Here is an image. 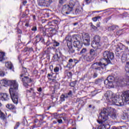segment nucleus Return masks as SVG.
I'll list each match as a JSON object with an SVG mask.
<instances>
[{
    "label": "nucleus",
    "mask_w": 129,
    "mask_h": 129,
    "mask_svg": "<svg viewBox=\"0 0 129 129\" xmlns=\"http://www.w3.org/2000/svg\"><path fill=\"white\" fill-rule=\"evenodd\" d=\"M78 36L76 35H74L72 36H68L66 37L67 41L68 46H71L73 43L74 46L78 49H80L82 47V44L80 43V41L78 39Z\"/></svg>",
    "instance_id": "20e7f679"
},
{
    "label": "nucleus",
    "mask_w": 129,
    "mask_h": 129,
    "mask_svg": "<svg viewBox=\"0 0 129 129\" xmlns=\"http://www.w3.org/2000/svg\"><path fill=\"white\" fill-rule=\"evenodd\" d=\"M60 45V43L59 42H57L56 41L54 40L53 42V46L54 47H58Z\"/></svg>",
    "instance_id": "f704fd0d"
},
{
    "label": "nucleus",
    "mask_w": 129,
    "mask_h": 129,
    "mask_svg": "<svg viewBox=\"0 0 129 129\" xmlns=\"http://www.w3.org/2000/svg\"><path fill=\"white\" fill-rule=\"evenodd\" d=\"M66 95H68V96L69 95V96L72 97V96H73V95L72 94V91H70L68 94H66Z\"/></svg>",
    "instance_id": "37998d69"
},
{
    "label": "nucleus",
    "mask_w": 129,
    "mask_h": 129,
    "mask_svg": "<svg viewBox=\"0 0 129 129\" xmlns=\"http://www.w3.org/2000/svg\"><path fill=\"white\" fill-rule=\"evenodd\" d=\"M72 14H73V15H79V14H81V9L77 8L75 11H73Z\"/></svg>",
    "instance_id": "4be33fe9"
},
{
    "label": "nucleus",
    "mask_w": 129,
    "mask_h": 129,
    "mask_svg": "<svg viewBox=\"0 0 129 129\" xmlns=\"http://www.w3.org/2000/svg\"><path fill=\"white\" fill-rule=\"evenodd\" d=\"M26 51H28V52H32V51H33V47H27L26 48Z\"/></svg>",
    "instance_id": "79ce46f5"
},
{
    "label": "nucleus",
    "mask_w": 129,
    "mask_h": 129,
    "mask_svg": "<svg viewBox=\"0 0 129 129\" xmlns=\"http://www.w3.org/2000/svg\"><path fill=\"white\" fill-rule=\"evenodd\" d=\"M19 126H20V122H17L15 125V126L14 127V129L18 128Z\"/></svg>",
    "instance_id": "c03bdc74"
},
{
    "label": "nucleus",
    "mask_w": 129,
    "mask_h": 129,
    "mask_svg": "<svg viewBox=\"0 0 129 129\" xmlns=\"http://www.w3.org/2000/svg\"><path fill=\"white\" fill-rule=\"evenodd\" d=\"M91 46L94 49H97L98 47H100V43H98V42H96L93 40L91 43Z\"/></svg>",
    "instance_id": "aec40b11"
},
{
    "label": "nucleus",
    "mask_w": 129,
    "mask_h": 129,
    "mask_svg": "<svg viewBox=\"0 0 129 129\" xmlns=\"http://www.w3.org/2000/svg\"><path fill=\"white\" fill-rule=\"evenodd\" d=\"M27 1H25L23 2V5L25 6V5L27 4Z\"/></svg>",
    "instance_id": "680f3d73"
},
{
    "label": "nucleus",
    "mask_w": 129,
    "mask_h": 129,
    "mask_svg": "<svg viewBox=\"0 0 129 129\" xmlns=\"http://www.w3.org/2000/svg\"><path fill=\"white\" fill-rule=\"evenodd\" d=\"M103 57L108 64L110 63V60H113V59H114L113 53L109 51H105L103 53Z\"/></svg>",
    "instance_id": "9d476101"
},
{
    "label": "nucleus",
    "mask_w": 129,
    "mask_h": 129,
    "mask_svg": "<svg viewBox=\"0 0 129 129\" xmlns=\"http://www.w3.org/2000/svg\"><path fill=\"white\" fill-rule=\"evenodd\" d=\"M78 24V22L75 23H74V26H76Z\"/></svg>",
    "instance_id": "774afa93"
},
{
    "label": "nucleus",
    "mask_w": 129,
    "mask_h": 129,
    "mask_svg": "<svg viewBox=\"0 0 129 129\" xmlns=\"http://www.w3.org/2000/svg\"><path fill=\"white\" fill-rule=\"evenodd\" d=\"M75 85H76V81L70 83V86H71L72 87H74Z\"/></svg>",
    "instance_id": "58836bf2"
},
{
    "label": "nucleus",
    "mask_w": 129,
    "mask_h": 129,
    "mask_svg": "<svg viewBox=\"0 0 129 129\" xmlns=\"http://www.w3.org/2000/svg\"><path fill=\"white\" fill-rule=\"evenodd\" d=\"M74 62L75 64H77V63H78V60L77 59H74Z\"/></svg>",
    "instance_id": "e2e57ef3"
},
{
    "label": "nucleus",
    "mask_w": 129,
    "mask_h": 129,
    "mask_svg": "<svg viewBox=\"0 0 129 129\" xmlns=\"http://www.w3.org/2000/svg\"><path fill=\"white\" fill-rule=\"evenodd\" d=\"M47 77H53V76L50 74H48Z\"/></svg>",
    "instance_id": "052dcab7"
},
{
    "label": "nucleus",
    "mask_w": 129,
    "mask_h": 129,
    "mask_svg": "<svg viewBox=\"0 0 129 129\" xmlns=\"http://www.w3.org/2000/svg\"><path fill=\"white\" fill-rule=\"evenodd\" d=\"M6 75V74L3 71H0V76L1 77H4Z\"/></svg>",
    "instance_id": "a19ab883"
},
{
    "label": "nucleus",
    "mask_w": 129,
    "mask_h": 129,
    "mask_svg": "<svg viewBox=\"0 0 129 129\" xmlns=\"http://www.w3.org/2000/svg\"><path fill=\"white\" fill-rule=\"evenodd\" d=\"M113 81H114V77L112 76H109L104 81V83L106 85L107 88H111L113 87Z\"/></svg>",
    "instance_id": "9b49d317"
},
{
    "label": "nucleus",
    "mask_w": 129,
    "mask_h": 129,
    "mask_svg": "<svg viewBox=\"0 0 129 129\" xmlns=\"http://www.w3.org/2000/svg\"><path fill=\"white\" fill-rule=\"evenodd\" d=\"M105 66H106V64L104 63H102L101 61L96 62L91 65V68L93 69L94 72H98L101 70V68L103 69Z\"/></svg>",
    "instance_id": "1a4fd4ad"
},
{
    "label": "nucleus",
    "mask_w": 129,
    "mask_h": 129,
    "mask_svg": "<svg viewBox=\"0 0 129 129\" xmlns=\"http://www.w3.org/2000/svg\"><path fill=\"white\" fill-rule=\"evenodd\" d=\"M97 76H98V75L97 74V72H95L93 75V78H96Z\"/></svg>",
    "instance_id": "de8ad7c7"
},
{
    "label": "nucleus",
    "mask_w": 129,
    "mask_h": 129,
    "mask_svg": "<svg viewBox=\"0 0 129 129\" xmlns=\"http://www.w3.org/2000/svg\"><path fill=\"white\" fill-rule=\"evenodd\" d=\"M116 110L111 107H109L106 108H104L99 114V120L103 119V121H106L107 120H108V116H110V117H111L113 119H116Z\"/></svg>",
    "instance_id": "f03ea898"
},
{
    "label": "nucleus",
    "mask_w": 129,
    "mask_h": 129,
    "mask_svg": "<svg viewBox=\"0 0 129 129\" xmlns=\"http://www.w3.org/2000/svg\"><path fill=\"white\" fill-rule=\"evenodd\" d=\"M85 3H86L87 5H89L90 4L91 0H85Z\"/></svg>",
    "instance_id": "8fccbe9b"
},
{
    "label": "nucleus",
    "mask_w": 129,
    "mask_h": 129,
    "mask_svg": "<svg viewBox=\"0 0 129 129\" xmlns=\"http://www.w3.org/2000/svg\"><path fill=\"white\" fill-rule=\"evenodd\" d=\"M52 4L51 0H40L38 5L40 7H49Z\"/></svg>",
    "instance_id": "4468645a"
},
{
    "label": "nucleus",
    "mask_w": 129,
    "mask_h": 129,
    "mask_svg": "<svg viewBox=\"0 0 129 129\" xmlns=\"http://www.w3.org/2000/svg\"><path fill=\"white\" fill-rule=\"evenodd\" d=\"M116 29V26L115 25H112L108 27V31H110V32L112 31H114Z\"/></svg>",
    "instance_id": "c85d7f7f"
},
{
    "label": "nucleus",
    "mask_w": 129,
    "mask_h": 129,
    "mask_svg": "<svg viewBox=\"0 0 129 129\" xmlns=\"http://www.w3.org/2000/svg\"><path fill=\"white\" fill-rule=\"evenodd\" d=\"M77 101L79 102V105L81 106H83L84 105V101L82 99H78Z\"/></svg>",
    "instance_id": "473e14b6"
},
{
    "label": "nucleus",
    "mask_w": 129,
    "mask_h": 129,
    "mask_svg": "<svg viewBox=\"0 0 129 129\" xmlns=\"http://www.w3.org/2000/svg\"><path fill=\"white\" fill-rule=\"evenodd\" d=\"M122 119H125L126 120H128L129 119V115L127 113H125L123 114V116L122 117Z\"/></svg>",
    "instance_id": "7c9ffc66"
},
{
    "label": "nucleus",
    "mask_w": 129,
    "mask_h": 129,
    "mask_svg": "<svg viewBox=\"0 0 129 129\" xmlns=\"http://www.w3.org/2000/svg\"><path fill=\"white\" fill-rule=\"evenodd\" d=\"M68 46H69V53H70V54H73V53L75 52V49H73V47H72V45H69Z\"/></svg>",
    "instance_id": "b1692460"
},
{
    "label": "nucleus",
    "mask_w": 129,
    "mask_h": 129,
    "mask_svg": "<svg viewBox=\"0 0 129 129\" xmlns=\"http://www.w3.org/2000/svg\"><path fill=\"white\" fill-rule=\"evenodd\" d=\"M41 38H36L35 42L36 43H38V42H40V41H41Z\"/></svg>",
    "instance_id": "603ef678"
},
{
    "label": "nucleus",
    "mask_w": 129,
    "mask_h": 129,
    "mask_svg": "<svg viewBox=\"0 0 129 129\" xmlns=\"http://www.w3.org/2000/svg\"><path fill=\"white\" fill-rule=\"evenodd\" d=\"M97 121L98 123L101 124V125L102 126L103 128H105V129L110 128V125L109 124H108V122L107 121V120L103 121V119H102L101 120H99V116Z\"/></svg>",
    "instance_id": "ddd939ff"
},
{
    "label": "nucleus",
    "mask_w": 129,
    "mask_h": 129,
    "mask_svg": "<svg viewBox=\"0 0 129 129\" xmlns=\"http://www.w3.org/2000/svg\"><path fill=\"white\" fill-rule=\"evenodd\" d=\"M53 24H55V25H57V24H58V21H57V20H53Z\"/></svg>",
    "instance_id": "5fc2aeb1"
},
{
    "label": "nucleus",
    "mask_w": 129,
    "mask_h": 129,
    "mask_svg": "<svg viewBox=\"0 0 129 129\" xmlns=\"http://www.w3.org/2000/svg\"><path fill=\"white\" fill-rule=\"evenodd\" d=\"M46 30L49 33V34L51 35H55V34L57 33V30H56L55 28H49L46 29Z\"/></svg>",
    "instance_id": "dca6fc26"
},
{
    "label": "nucleus",
    "mask_w": 129,
    "mask_h": 129,
    "mask_svg": "<svg viewBox=\"0 0 129 129\" xmlns=\"http://www.w3.org/2000/svg\"><path fill=\"white\" fill-rule=\"evenodd\" d=\"M39 38H41L40 37V35H38L36 36V39H39Z\"/></svg>",
    "instance_id": "0e129e2a"
},
{
    "label": "nucleus",
    "mask_w": 129,
    "mask_h": 129,
    "mask_svg": "<svg viewBox=\"0 0 129 129\" xmlns=\"http://www.w3.org/2000/svg\"><path fill=\"white\" fill-rule=\"evenodd\" d=\"M25 27H29V23H26L25 24Z\"/></svg>",
    "instance_id": "338daca9"
},
{
    "label": "nucleus",
    "mask_w": 129,
    "mask_h": 129,
    "mask_svg": "<svg viewBox=\"0 0 129 129\" xmlns=\"http://www.w3.org/2000/svg\"><path fill=\"white\" fill-rule=\"evenodd\" d=\"M59 67H56L54 69V72H55V73H58V72H59Z\"/></svg>",
    "instance_id": "4c0bfd02"
},
{
    "label": "nucleus",
    "mask_w": 129,
    "mask_h": 129,
    "mask_svg": "<svg viewBox=\"0 0 129 129\" xmlns=\"http://www.w3.org/2000/svg\"><path fill=\"white\" fill-rule=\"evenodd\" d=\"M32 92H34V89H33V88H31V89H30V90H27V93H31V92H32Z\"/></svg>",
    "instance_id": "a18cd8bd"
},
{
    "label": "nucleus",
    "mask_w": 129,
    "mask_h": 129,
    "mask_svg": "<svg viewBox=\"0 0 129 129\" xmlns=\"http://www.w3.org/2000/svg\"><path fill=\"white\" fill-rule=\"evenodd\" d=\"M97 92H101V91H100V90H98L97 91L94 90V91L91 92L92 96H95V95L97 94Z\"/></svg>",
    "instance_id": "2f4dec72"
},
{
    "label": "nucleus",
    "mask_w": 129,
    "mask_h": 129,
    "mask_svg": "<svg viewBox=\"0 0 129 129\" xmlns=\"http://www.w3.org/2000/svg\"><path fill=\"white\" fill-rule=\"evenodd\" d=\"M105 97H107V99H111L113 97V92L108 91L104 94Z\"/></svg>",
    "instance_id": "a211bd4d"
},
{
    "label": "nucleus",
    "mask_w": 129,
    "mask_h": 129,
    "mask_svg": "<svg viewBox=\"0 0 129 129\" xmlns=\"http://www.w3.org/2000/svg\"><path fill=\"white\" fill-rule=\"evenodd\" d=\"M6 107L7 108H9V109H13V110H14V109H15L16 108L15 106H14V105H12V104H7L6 105Z\"/></svg>",
    "instance_id": "c756f323"
},
{
    "label": "nucleus",
    "mask_w": 129,
    "mask_h": 129,
    "mask_svg": "<svg viewBox=\"0 0 129 129\" xmlns=\"http://www.w3.org/2000/svg\"><path fill=\"white\" fill-rule=\"evenodd\" d=\"M124 94L120 96L118 94H116L115 97H113L111 99V101H112V104L117 106H122L124 104L123 102H125L124 99H122Z\"/></svg>",
    "instance_id": "423d86ee"
},
{
    "label": "nucleus",
    "mask_w": 129,
    "mask_h": 129,
    "mask_svg": "<svg viewBox=\"0 0 129 129\" xmlns=\"http://www.w3.org/2000/svg\"><path fill=\"white\" fill-rule=\"evenodd\" d=\"M96 56H97L96 50L91 49L90 50L89 53H86V56L83 59H84L87 62H91L94 60Z\"/></svg>",
    "instance_id": "0eeeda50"
},
{
    "label": "nucleus",
    "mask_w": 129,
    "mask_h": 129,
    "mask_svg": "<svg viewBox=\"0 0 129 129\" xmlns=\"http://www.w3.org/2000/svg\"><path fill=\"white\" fill-rule=\"evenodd\" d=\"M57 122H58V123H62L63 121L62 119H57Z\"/></svg>",
    "instance_id": "864d4df0"
},
{
    "label": "nucleus",
    "mask_w": 129,
    "mask_h": 129,
    "mask_svg": "<svg viewBox=\"0 0 129 129\" xmlns=\"http://www.w3.org/2000/svg\"><path fill=\"white\" fill-rule=\"evenodd\" d=\"M101 82H102V80L101 79H99L95 81V84L100 85Z\"/></svg>",
    "instance_id": "72a5a7b5"
},
{
    "label": "nucleus",
    "mask_w": 129,
    "mask_h": 129,
    "mask_svg": "<svg viewBox=\"0 0 129 129\" xmlns=\"http://www.w3.org/2000/svg\"><path fill=\"white\" fill-rule=\"evenodd\" d=\"M28 74L27 73V69H25V72H23L22 74L20 75V79H22V81L23 83L24 86L28 87L29 84L28 83H31L32 80L29 78V77L26 76Z\"/></svg>",
    "instance_id": "6e6552de"
},
{
    "label": "nucleus",
    "mask_w": 129,
    "mask_h": 129,
    "mask_svg": "<svg viewBox=\"0 0 129 129\" xmlns=\"http://www.w3.org/2000/svg\"><path fill=\"white\" fill-rule=\"evenodd\" d=\"M101 17L97 16V17L93 18L92 20H93V22H97V20H98V19H101Z\"/></svg>",
    "instance_id": "e433bc0d"
},
{
    "label": "nucleus",
    "mask_w": 129,
    "mask_h": 129,
    "mask_svg": "<svg viewBox=\"0 0 129 129\" xmlns=\"http://www.w3.org/2000/svg\"><path fill=\"white\" fill-rule=\"evenodd\" d=\"M91 27L92 29H93L95 31L97 30V27H96L95 26L93 25V24H91Z\"/></svg>",
    "instance_id": "49530a36"
},
{
    "label": "nucleus",
    "mask_w": 129,
    "mask_h": 129,
    "mask_svg": "<svg viewBox=\"0 0 129 129\" xmlns=\"http://www.w3.org/2000/svg\"><path fill=\"white\" fill-rule=\"evenodd\" d=\"M128 52V48L125 46L120 44L117 47L116 49V56L117 57H121V61L122 63H124L126 61V56L124 54V53Z\"/></svg>",
    "instance_id": "7ed1b4c3"
},
{
    "label": "nucleus",
    "mask_w": 129,
    "mask_h": 129,
    "mask_svg": "<svg viewBox=\"0 0 129 129\" xmlns=\"http://www.w3.org/2000/svg\"><path fill=\"white\" fill-rule=\"evenodd\" d=\"M73 59L72 58H70L69 60V63H73Z\"/></svg>",
    "instance_id": "6e6d98bb"
},
{
    "label": "nucleus",
    "mask_w": 129,
    "mask_h": 129,
    "mask_svg": "<svg viewBox=\"0 0 129 129\" xmlns=\"http://www.w3.org/2000/svg\"><path fill=\"white\" fill-rule=\"evenodd\" d=\"M60 57H59V56L58 55V54H55L53 56V58L54 59V61H58V60L59 59Z\"/></svg>",
    "instance_id": "c9c22d12"
},
{
    "label": "nucleus",
    "mask_w": 129,
    "mask_h": 129,
    "mask_svg": "<svg viewBox=\"0 0 129 129\" xmlns=\"http://www.w3.org/2000/svg\"><path fill=\"white\" fill-rule=\"evenodd\" d=\"M55 50V47H49L48 48H47V50Z\"/></svg>",
    "instance_id": "3c124183"
},
{
    "label": "nucleus",
    "mask_w": 129,
    "mask_h": 129,
    "mask_svg": "<svg viewBox=\"0 0 129 129\" xmlns=\"http://www.w3.org/2000/svg\"><path fill=\"white\" fill-rule=\"evenodd\" d=\"M5 66L8 68V69H10V70H13L14 68V66H13V63H12L10 61H8L6 62Z\"/></svg>",
    "instance_id": "412c9836"
},
{
    "label": "nucleus",
    "mask_w": 129,
    "mask_h": 129,
    "mask_svg": "<svg viewBox=\"0 0 129 129\" xmlns=\"http://www.w3.org/2000/svg\"><path fill=\"white\" fill-rule=\"evenodd\" d=\"M97 129H105V128H103L102 125L101 124L100 126L98 127Z\"/></svg>",
    "instance_id": "13d9d810"
},
{
    "label": "nucleus",
    "mask_w": 129,
    "mask_h": 129,
    "mask_svg": "<svg viewBox=\"0 0 129 129\" xmlns=\"http://www.w3.org/2000/svg\"><path fill=\"white\" fill-rule=\"evenodd\" d=\"M0 100H2V101H9L10 96L8 93H0Z\"/></svg>",
    "instance_id": "2eb2a0df"
},
{
    "label": "nucleus",
    "mask_w": 129,
    "mask_h": 129,
    "mask_svg": "<svg viewBox=\"0 0 129 129\" xmlns=\"http://www.w3.org/2000/svg\"><path fill=\"white\" fill-rule=\"evenodd\" d=\"M42 123H43L42 122L39 121V123H38V126H40V125H41V124H42Z\"/></svg>",
    "instance_id": "69168bd1"
},
{
    "label": "nucleus",
    "mask_w": 129,
    "mask_h": 129,
    "mask_svg": "<svg viewBox=\"0 0 129 129\" xmlns=\"http://www.w3.org/2000/svg\"><path fill=\"white\" fill-rule=\"evenodd\" d=\"M17 32L19 34H22V30L21 29H18Z\"/></svg>",
    "instance_id": "4d7b16f0"
},
{
    "label": "nucleus",
    "mask_w": 129,
    "mask_h": 129,
    "mask_svg": "<svg viewBox=\"0 0 129 129\" xmlns=\"http://www.w3.org/2000/svg\"><path fill=\"white\" fill-rule=\"evenodd\" d=\"M37 90L39 92H42V88H39Z\"/></svg>",
    "instance_id": "bf43d9fd"
},
{
    "label": "nucleus",
    "mask_w": 129,
    "mask_h": 129,
    "mask_svg": "<svg viewBox=\"0 0 129 129\" xmlns=\"http://www.w3.org/2000/svg\"><path fill=\"white\" fill-rule=\"evenodd\" d=\"M122 99H124V101L128 102L129 104V91L124 92L123 96L122 97Z\"/></svg>",
    "instance_id": "f3484780"
},
{
    "label": "nucleus",
    "mask_w": 129,
    "mask_h": 129,
    "mask_svg": "<svg viewBox=\"0 0 129 129\" xmlns=\"http://www.w3.org/2000/svg\"><path fill=\"white\" fill-rule=\"evenodd\" d=\"M111 129H127V127L125 125L123 126H120L118 127H116L115 126H113Z\"/></svg>",
    "instance_id": "393cba45"
},
{
    "label": "nucleus",
    "mask_w": 129,
    "mask_h": 129,
    "mask_svg": "<svg viewBox=\"0 0 129 129\" xmlns=\"http://www.w3.org/2000/svg\"><path fill=\"white\" fill-rule=\"evenodd\" d=\"M75 5H76V3L73 1H71L69 5H66L62 7L61 10L62 14L63 15H69V14H71Z\"/></svg>",
    "instance_id": "39448f33"
},
{
    "label": "nucleus",
    "mask_w": 129,
    "mask_h": 129,
    "mask_svg": "<svg viewBox=\"0 0 129 129\" xmlns=\"http://www.w3.org/2000/svg\"><path fill=\"white\" fill-rule=\"evenodd\" d=\"M86 54H87V49L85 48H83L79 53V55H81L83 58L85 57Z\"/></svg>",
    "instance_id": "6ab92c4d"
},
{
    "label": "nucleus",
    "mask_w": 129,
    "mask_h": 129,
    "mask_svg": "<svg viewBox=\"0 0 129 129\" xmlns=\"http://www.w3.org/2000/svg\"><path fill=\"white\" fill-rule=\"evenodd\" d=\"M3 82L5 84H10L11 88L9 89V93L11 99L15 104H18V98H19V93H18V88L19 84L16 80H4Z\"/></svg>",
    "instance_id": "f257e3e1"
},
{
    "label": "nucleus",
    "mask_w": 129,
    "mask_h": 129,
    "mask_svg": "<svg viewBox=\"0 0 129 129\" xmlns=\"http://www.w3.org/2000/svg\"><path fill=\"white\" fill-rule=\"evenodd\" d=\"M31 31H32L33 32L37 31V26H33L31 29Z\"/></svg>",
    "instance_id": "ea45409f"
},
{
    "label": "nucleus",
    "mask_w": 129,
    "mask_h": 129,
    "mask_svg": "<svg viewBox=\"0 0 129 129\" xmlns=\"http://www.w3.org/2000/svg\"><path fill=\"white\" fill-rule=\"evenodd\" d=\"M0 118L3 120L6 121V115H5V114H4V113H3L1 110H0Z\"/></svg>",
    "instance_id": "cd10ccee"
},
{
    "label": "nucleus",
    "mask_w": 129,
    "mask_h": 129,
    "mask_svg": "<svg viewBox=\"0 0 129 129\" xmlns=\"http://www.w3.org/2000/svg\"><path fill=\"white\" fill-rule=\"evenodd\" d=\"M5 56H6V55H5V53L1 52L0 53V62H3L4 60H6Z\"/></svg>",
    "instance_id": "a878e982"
},
{
    "label": "nucleus",
    "mask_w": 129,
    "mask_h": 129,
    "mask_svg": "<svg viewBox=\"0 0 129 129\" xmlns=\"http://www.w3.org/2000/svg\"><path fill=\"white\" fill-rule=\"evenodd\" d=\"M67 0H59V4H64V3L66 2Z\"/></svg>",
    "instance_id": "09e8293b"
},
{
    "label": "nucleus",
    "mask_w": 129,
    "mask_h": 129,
    "mask_svg": "<svg viewBox=\"0 0 129 129\" xmlns=\"http://www.w3.org/2000/svg\"><path fill=\"white\" fill-rule=\"evenodd\" d=\"M69 96L68 95H61L60 96V100L61 101H65L66 98H68Z\"/></svg>",
    "instance_id": "bb28decb"
},
{
    "label": "nucleus",
    "mask_w": 129,
    "mask_h": 129,
    "mask_svg": "<svg viewBox=\"0 0 129 129\" xmlns=\"http://www.w3.org/2000/svg\"><path fill=\"white\" fill-rule=\"evenodd\" d=\"M93 41L96 42L97 43H98L99 44H100V36H94V40Z\"/></svg>",
    "instance_id": "5701e85b"
},
{
    "label": "nucleus",
    "mask_w": 129,
    "mask_h": 129,
    "mask_svg": "<svg viewBox=\"0 0 129 129\" xmlns=\"http://www.w3.org/2000/svg\"><path fill=\"white\" fill-rule=\"evenodd\" d=\"M82 42L85 46H89L90 45V37L88 33H84L82 35Z\"/></svg>",
    "instance_id": "f8f14e48"
}]
</instances>
